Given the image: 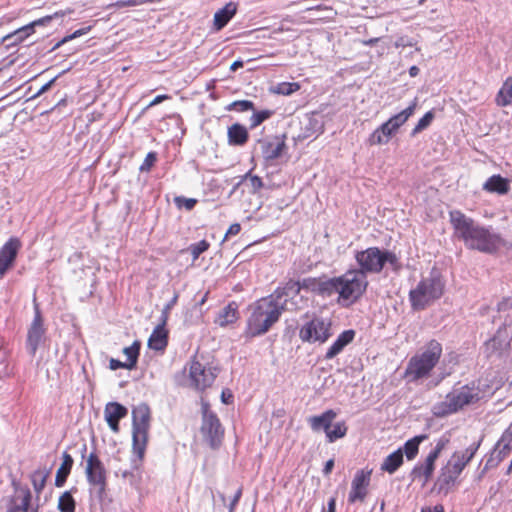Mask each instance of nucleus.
Wrapping results in <instances>:
<instances>
[{"label":"nucleus","instance_id":"nucleus-1","mask_svg":"<svg viewBox=\"0 0 512 512\" xmlns=\"http://www.w3.org/2000/svg\"><path fill=\"white\" fill-rule=\"evenodd\" d=\"M288 292L276 291L274 294L264 297L249 306L250 315L247 319L246 335L256 337L263 335L279 320L283 311L297 309L287 299L282 301V296Z\"/></svg>","mask_w":512,"mask_h":512},{"label":"nucleus","instance_id":"nucleus-2","mask_svg":"<svg viewBox=\"0 0 512 512\" xmlns=\"http://www.w3.org/2000/svg\"><path fill=\"white\" fill-rule=\"evenodd\" d=\"M449 216L455 237L462 240L467 248L492 253L500 246L501 238L498 234L481 226L461 211H450Z\"/></svg>","mask_w":512,"mask_h":512},{"label":"nucleus","instance_id":"nucleus-3","mask_svg":"<svg viewBox=\"0 0 512 512\" xmlns=\"http://www.w3.org/2000/svg\"><path fill=\"white\" fill-rule=\"evenodd\" d=\"M441 354V344L436 340H431L421 352L410 358L405 369V377L409 382L427 378L438 363Z\"/></svg>","mask_w":512,"mask_h":512},{"label":"nucleus","instance_id":"nucleus-4","mask_svg":"<svg viewBox=\"0 0 512 512\" xmlns=\"http://www.w3.org/2000/svg\"><path fill=\"white\" fill-rule=\"evenodd\" d=\"M481 390L474 383L454 388L446 395L443 402L433 408L436 416H446L455 413L466 405L474 404L481 399Z\"/></svg>","mask_w":512,"mask_h":512},{"label":"nucleus","instance_id":"nucleus-5","mask_svg":"<svg viewBox=\"0 0 512 512\" xmlns=\"http://www.w3.org/2000/svg\"><path fill=\"white\" fill-rule=\"evenodd\" d=\"M444 291V283L437 275L422 279L409 293L414 310H423L430 303L439 299Z\"/></svg>","mask_w":512,"mask_h":512},{"label":"nucleus","instance_id":"nucleus-6","mask_svg":"<svg viewBox=\"0 0 512 512\" xmlns=\"http://www.w3.org/2000/svg\"><path fill=\"white\" fill-rule=\"evenodd\" d=\"M150 408L145 403H140L132 410V440L133 451L139 459H142L148 442V431L150 428Z\"/></svg>","mask_w":512,"mask_h":512},{"label":"nucleus","instance_id":"nucleus-7","mask_svg":"<svg viewBox=\"0 0 512 512\" xmlns=\"http://www.w3.org/2000/svg\"><path fill=\"white\" fill-rule=\"evenodd\" d=\"M356 260L366 275V272L378 273L382 270L385 263H389L394 268L398 264L396 255L389 251H381L376 247L368 248L356 254Z\"/></svg>","mask_w":512,"mask_h":512},{"label":"nucleus","instance_id":"nucleus-8","mask_svg":"<svg viewBox=\"0 0 512 512\" xmlns=\"http://www.w3.org/2000/svg\"><path fill=\"white\" fill-rule=\"evenodd\" d=\"M366 275L363 271H348L344 275L337 277L336 286L340 297L345 300H356L366 290L367 287Z\"/></svg>","mask_w":512,"mask_h":512},{"label":"nucleus","instance_id":"nucleus-9","mask_svg":"<svg viewBox=\"0 0 512 512\" xmlns=\"http://www.w3.org/2000/svg\"><path fill=\"white\" fill-rule=\"evenodd\" d=\"M337 277L334 278H305L301 282L292 283L285 290H295L298 295L301 289L311 291L323 297H329L336 293Z\"/></svg>","mask_w":512,"mask_h":512},{"label":"nucleus","instance_id":"nucleus-10","mask_svg":"<svg viewBox=\"0 0 512 512\" xmlns=\"http://www.w3.org/2000/svg\"><path fill=\"white\" fill-rule=\"evenodd\" d=\"M85 474L88 483L101 497L106 489V469L94 452H91L86 459Z\"/></svg>","mask_w":512,"mask_h":512},{"label":"nucleus","instance_id":"nucleus-11","mask_svg":"<svg viewBox=\"0 0 512 512\" xmlns=\"http://www.w3.org/2000/svg\"><path fill=\"white\" fill-rule=\"evenodd\" d=\"M331 335V322L322 318L312 319L304 325L299 332L301 340L310 343H324Z\"/></svg>","mask_w":512,"mask_h":512},{"label":"nucleus","instance_id":"nucleus-12","mask_svg":"<svg viewBox=\"0 0 512 512\" xmlns=\"http://www.w3.org/2000/svg\"><path fill=\"white\" fill-rule=\"evenodd\" d=\"M217 376L216 368L206 366L199 361H192L189 369L190 386L203 391L210 387Z\"/></svg>","mask_w":512,"mask_h":512},{"label":"nucleus","instance_id":"nucleus-13","mask_svg":"<svg viewBox=\"0 0 512 512\" xmlns=\"http://www.w3.org/2000/svg\"><path fill=\"white\" fill-rule=\"evenodd\" d=\"M201 432L212 448L219 446L224 434L218 417L206 405L203 406Z\"/></svg>","mask_w":512,"mask_h":512},{"label":"nucleus","instance_id":"nucleus-14","mask_svg":"<svg viewBox=\"0 0 512 512\" xmlns=\"http://www.w3.org/2000/svg\"><path fill=\"white\" fill-rule=\"evenodd\" d=\"M371 471L359 470L352 481L351 491L348 500L351 503L363 502L367 495V487L370 483Z\"/></svg>","mask_w":512,"mask_h":512},{"label":"nucleus","instance_id":"nucleus-15","mask_svg":"<svg viewBox=\"0 0 512 512\" xmlns=\"http://www.w3.org/2000/svg\"><path fill=\"white\" fill-rule=\"evenodd\" d=\"M480 446L479 442H474L470 446H468L464 451H456L453 453L451 458L448 460L447 464L456 471V473L461 474L466 465L472 460L475 453L477 452Z\"/></svg>","mask_w":512,"mask_h":512},{"label":"nucleus","instance_id":"nucleus-16","mask_svg":"<svg viewBox=\"0 0 512 512\" xmlns=\"http://www.w3.org/2000/svg\"><path fill=\"white\" fill-rule=\"evenodd\" d=\"M44 334L42 326V318L38 309H36L35 317L28 330L27 335V350L30 355L34 356Z\"/></svg>","mask_w":512,"mask_h":512},{"label":"nucleus","instance_id":"nucleus-17","mask_svg":"<svg viewBox=\"0 0 512 512\" xmlns=\"http://www.w3.org/2000/svg\"><path fill=\"white\" fill-rule=\"evenodd\" d=\"M21 244L17 238H11L0 250V277H2L13 264Z\"/></svg>","mask_w":512,"mask_h":512},{"label":"nucleus","instance_id":"nucleus-18","mask_svg":"<svg viewBox=\"0 0 512 512\" xmlns=\"http://www.w3.org/2000/svg\"><path fill=\"white\" fill-rule=\"evenodd\" d=\"M437 459L438 456L429 452L424 463L416 465L411 471L412 479H419L422 481L423 485L427 484L433 475L435 469V462Z\"/></svg>","mask_w":512,"mask_h":512},{"label":"nucleus","instance_id":"nucleus-19","mask_svg":"<svg viewBox=\"0 0 512 512\" xmlns=\"http://www.w3.org/2000/svg\"><path fill=\"white\" fill-rule=\"evenodd\" d=\"M127 415V409L117 402H110L104 410L105 420L110 429L117 433L119 431V421Z\"/></svg>","mask_w":512,"mask_h":512},{"label":"nucleus","instance_id":"nucleus-20","mask_svg":"<svg viewBox=\"0 0 512 512\" xmlns=\"http://www.w3.org/2000/svg\"><path fill=\"white\" fill-rule=\"evenodd\" d=\"M337 414L334 410H326L321 415H315L308 418V423L314 432L324 431L327 435L333 420Z\"/></svg>","mask_w":512,"mask_h":512},{"label":"nucleus","instance_id":"nucleus-21","mask_svg":"<svg viewBox=\"0 0 512 512\" xmlns=\"http://www.w3.org/2000/svg\"><path fill=\"white\" fill-rule=\"evenodd\" d=\"M460 474L456 473L449 464H446L441 468L440 474L437 478L436 485L439 488L440 492H444L447 494L451 488L454 486L457 478Z\"/></svg>","mask_w":512,"mask_h":512},{"label":"nucleus","instance_id":"nucleus-22","mask_svg":"<svg viewBox=\"0 0 512 512\" xmlns=\"http://www.w3.org/2000/svg\"><path fill=\"white\" fill-rule=\"evenodd\" d=\"M262 155L266 160H274L281 156L286 148L284 140L274 138L272 140L261 141Z\"/></svg>","mask_w":512,"mask_h":512},{"label":"nucleus","instance_id":"nucleus-23","mask_svg":"<svg viewBox=\"0 0 512 512\" xmlns=\"http://www.w3.org/2000/svg\"><path fill=\"white\" fill-rule=\"evenodd\" d=\"M354 337V330L343 331L327 350L325 359H333L335 356L341 353L342 350L353 341Z\"/></svg>","mask_w":512,"mask_h":512},{"label":"nucleus","instance_id":"nucleus-24","mask_svg":"<svg viewBox=\"0 0 512 512\" xmlns=\"http://www.w3.org/2000/svg\"><path fill=\"white\" fill-rule=\"evenodd\" d=\"M396 133L397 130L386 121L369 136L368 143L370 145L387 144Z\"/></svg>","mask_w":512,"mask_h":512},{"label":"nucleus","instance_id":"nucleus-25","mask_svg":"<svg viewBox=\"0 0 512 512\" xmlns=\"http://www.w3.org/2000/svg\"><path fill=\"white\" fill-rule=\"evenodd\" d=\"M237 12V4L235 2L227 3L223 8L219 9L214 14V27L216 30H221L224 28L230 19Z\"/></svg>","mask_w":512,"mask_h":512},{"label":"nucleus","instance_id":"nucleus-26","mask_svg":"<svg viewBox=\"0 0 512 512\" xmlns=\"http://www.w3.org/2000/svg\"><path fill=\"white\" fill-rule=\"evenodd\" d=\"M163 320L153 330L151 336L148 339L149 348L159 351L163 350L167 346V332L164 328Z\"/></svg>","mask_w":512,"mask_h":512},{"label":"nucleus","instance_id":"nucleus-27","mask_svg":"<svg viewBox=\"0 0 512 512\" xmlns=\"http://www.w3.org/2000/svg\"><path fill=\"white\" fill-rule=\"evenodd\" d=\"M505 331L498 330L497 334L485 343L486 352L488 355H500L507 347L508 341Z\"/></svg>","mask_w":512,"mask_h":512},{"label":"nucleus","instance_id":"nucleus-28","mask_svg":"<svg viewBox=\"0 0 512 512\" xmlns=\"http://www.w3.org/2000/svg\"><path fill=\"white\" fill-rule=\"evenodd\" d=\"M73 464H74V460H73L72 456L67 452H63L62 463L56 472V477H55V486L56 487H62L65 484V482L71 472Z\"/></svg>","mask_w":512,"mask_h":512},{"label":"nucleus","instance_id":"nucleus-29","mask_svg":"<svg viewBox=\"0 0 512 512\" xmlns=\"http://www.w3.org/2000/svg\"><path fill=\"white\" fill-rule=\"evenodd\" d=\"M227 136L230 145L242 146L248 140V131L243 125L235 123L228 128Z\"/></svg>","mask_w":512,"mask_h":512},{"label":"nucleus","instance_id":"nucleus-30","mask_svg":"<svg viewBox=\"0 0 512 512\" xmlns=\"http://www.w3.org/2000/svg\"><path fill=\"white\" fill-rule=\"evenodd\" d=\"M483 189L501 195L506 194L509 191V181L500 175H493L484 183Z\"/></svg>","mask_w":512,"mask_h":512},{"label":"nucleus","instance_id":"nucleus-31","mask_svg":"<svg viewBox=\"0 0 512 512\" xmlns=\"http://www.w3.org/2000/svg\"><path fill=\"white\" fill-rule=\"evenodd\" d=\"M237 305L230 303L225 306L215 319V323L221 327L227 326L237 320Z\"/></svg>","mask_w":512,"mask_h":512},{"label":"nucleus","instance_id":"nucleus-32","mask_svg":"<svg viewBox=\"0 0 512 512\" xmlns=\"http://www.w3.org/2000/svg\"><path fill=\"white\" fill-rule=\"evenodd\" d=\"M403 463V450L398 449L388 455L381 464V470L393 474Z\"/></svg>","mask_w":512,"mask_h":512},{"label":"nucleus","instance_id":"nucleus-33","mask_svg":"<svg viewBox=\"0 0 512 512\" xmlns=\"http://www.w3.org/2000/svg\"><path fill=\"white\" fill-rule=\"evenodd\" d=\"M416 108V103H412L409 107L401 111L400 113L392 116L390 119H388V123L391 125L392 128H395L397 131L398 129L409 119V117L413 114L414 110Z\"/></svg>","mask_w":512,"mask_h":512},{"label":"nucleus","instance_id":"nucleus-34","mask_svg":"<svg viewBox=\"0 0 512 512\" xmlns=\"http://www.w3.org/2000/svg\"><path fill=\"white\" fill-rule=\"evenodd\" d=\"M425 439H427V435H418L413 437L412 439H409L404 444V453L408 460H413L417 456L419 445Z\"/></svg>","mask_w":512,"mask_h":512},{"label":"nucleus","instance_id":"nucleus-35","mask_svg":"<svg viewBox=\"0 0 512 512\" xmlns=\"http://www.w3.org/2000/svg\"><path fill=\"white\" fill-rule=\"evenodd\" d=\"M63 15H64L63 12H56L53 15H48V16H45V17L40 18L38 20H35L32 23H30V24H28V25H26V26H24L22 28H19L14 33L5 36V39L10 38V37L15 36V35H20V34H22L24 32H27V31H32L35 26L47 24L53 18H57V17L63 16Z\"/></svg>","mask_w":512,"mask_h":512},{"label":"nucleus","instance_id":"nucleus-36","mask_svg":"<svg viewBox=\"0 0 512 512\" xmlns=\"http://www.w3.org/2000/svg\"><path fill=\"white\" fill-rule=\"evenodd\" d=\"M496 101L500 106H507L512 103V77L504 82L498 92Z\"/></svg>","mask_w":512,"mask_h":512},{"label":"nucleus","instance_id":"nucleus-37","mask_svg":"<svg viewBox=\"0 0 512 512\" xmlns=\"http://www.w3.org/2000/svg\"><path fill=\"white\" fill-rule=\"evenodd\" d=\"M49 474H50L49 470H41V469H38L32 473L31 482H32L35 492L38 495L43 491Z\"/></svg>","mask_w":512,"mask_h":512},{"label":"nucleus","instance_id":"nucleus-38","mask_svg":"<svg viewBox=\"0 0 512 512\" xmlns=\"http://www.w3.org/2000/svg\"><path fill=\"white\" fill-rule=\"evenodd\" d=\"M348 427L344 421L337 422L334 425H331L326 437L328 442L332 443L336 440L343 438L347 433Z\"/></svg>","mask_w":512,"mask_h":512},{"label":"nucleus","instance_id":"nucleus-39","mask_svg":"<svg viewBox=\"0 0 512 512\" xmlns=\"http://www.w3.org/2000/svg\"><path fill=\"white\" fill-rule=\"evenodd\" d=\"M58 509L60 512H75L76 503L69 491H65L58 501Z\"/></svg>","mask_w":512,"mask_h":512},{"label":"nucleus","instance_id":"nucleus-40","mask_svg":"<svg viewBox=\"0 0 512 512\" xmlns=\"http://www.w3.org/2000/svg\"><path fill=\"white\" fill-rule=\"evenodd\" d=\"M511 450L504 449V445H496L491 457L487 460L485 470L497 466Z\"/></svg>","mask_w":512,"mask_h":512},{"label":"nucleus","instance_id":"nucleus-41","mask_svg":"<svg viewBox=\"0 0 512 512\" xmlns=\"http://www.w3.org/2000/svg\"><path fill=\"white\" fill-rule=\"evenodd\" d=\"M140 351V342L135 341L131 346L125 347L123 353L126 355L129 369H133L136 366Z\"/></svg>","mask_w":512,"mask_h":512},{"label":"nucleus","instance_id":"nucleus-42","mask_svg":"<svg viewBox=\"0 0 512 512\" xmlns=\"http://www.w3.org/2000/svg\"><path fill=\"white\" fill-rule=\"evenodd\" d=\"M20 502L15 505V511L27 512L31 501V492L28 488H21L18 490Z\"/></svg>","mask_w":512,"mask_h":512},{"label":"nucleus","instance_id":"nucleus-43","mask_svg":"<svg viewBox=\"0 0 512 512\" xmlns=\"http://www.w3.org/2000/svg\"><path fill=\"white\" fill-rule=\"evenodd\" d=\"M300 89V85L296 82L278 83L272 91L280 95H290Z\"/></svg>","mask_w":512,"mask_h":512},{"label":"nucleus","instance_id":"nucleus-44","mask_svg":"<svg viewBox=\"0 0 512 512\" xmlns=\"http://www.w3.org/2000/svg\"><path fill=\"white\" fill-rule=\"evenodd\" d=\"M273 112L271 110H262L259 112H255L250 118V127L255 128L260 125L262 122L267 120L272 116Z\"/></svg>","mask_w":512,"mask_h":512},{"label":"nucleus","instance_id":"nucleus-45","mask_svg":"<svg viewBox=\"0 0 512 512\" xmlns=\"http://www.w3.org/2000/svg\"><path fill=\"white\" fill-rule=\"evenodd\" d=\"M434 118L433 112L429 111L427 112L416 124L412 131V135H416L417 133L421 132L422 130L426 129L432 122Z\"/></svg>","mask_w":512,"mask_h":512},{"label":"nucleus","instance_id":"nucleus-46","mask_svg":"<svg viewBox=\"0 0 512 512\" xmlns=\"http://www.w3.org/2000/svg\"><path fill=\"white\" fill-rule=\"evenodd\" d=\"M209 248V243L206 240H202L198 243L192 244L189 247L193 260H196L203 252Z\"/></svg>","mask_w":512,"mask_h":512},{"label":"nucleus","instance_id":"nucleus-47","mask_svg":"<svg viewBox=\"0 0 512 512\" xmlns=\"http://www.w3.org/2000/svg\"><path fill=\"white\" fill-rule=\"evenodd\" d=\"M91 27L88 26V27H85V28H81V29H78L76 30L75 32H73L72 34L64 37L61 41L57 42L54 47L52 48V50H56L58 49L62 44L72 40V39H75L77 37H80L86 33H88L90 31Z\"/></svg>","mask_w":512,"mask_h":512},{"label":"nucleus","instance_id":"nucleus-48","mask_svg":"<svg viewBox=\"0 0 512 512\" xmlns=\"http://www.w3.org/2000/svg\"><path fill=\"white\" fill-rule=\"evenodd\" d=\"M228 109L229 110L234 109L239 112H244V111H248V110H253L254 104L252 101H249V100H238V101H234L233 103H231L230 106L228 107Z\"/></svg>","mask_w":512,"mask_h":512},{"label":"nucleus","instance_id":"nucleus-49","mask_svg":"<svg viewBox=\"0 0 512 512\" xmlns=\"http://www.w3.org/2000/svg\"><path fill=\"white\" fill-rule=\"evenodd\" d=\"M504 445V449L512 450V423L505 430L502 437L498 441V446Z\"/></svg>","mask_w":512,"mask_h":512},{"label":"nucleus","instance_id":"nucleus-50","mask_svg":"<svg viewBox=\"0 0 512 512\" xmlns=\"http://www.w3.org/2000/svg\"><path fill=\"white\" fill-rule=\"evenodd\" d=\"M174 201L178 208L184 207L186 210H192L197 203L196 199L183 196L175 197Z\"/></svg>","mask_w":512,"mask_h":512},{"label":"nucleus","instance_id":"nucleus-51","mask_svg":"<svg viewBox=\"0 0 512 512\" xmlns=\"http://www.w3.org/2000/svg\"><path fill=\"white\" fill-rule=\"evenodd\" d=\"M156 159V154L154 152H149L140 166V171H149L156 162Z\"/></svg>","mask_w":512,"mask_h":512},{"label":"nucleus","instance_id":"nucleus-52","mask_svg":"<svg viewBox=\"0 0 512 512\" xmlns=\"http://www.w3.org/2000/svg\"><path fill=\"white\" fill-rule=\"evenodd\" d=\"M177 299H178V295L177 294H174V296L172 297V299L164 306L163 310H162V320H163V324H166L167 322V319H168V315H169V312L170 310L172 309V307L176 304L177 302Z\"/></svg>","mask_w":512,"mask_h":512},{"label":"nucleus","instance_id":"nucleus-53","mask_svg":"<svg viewBox=\"0 0 512 512\" xmlns=\"http://www.w3.org/2000/svg\"><path fill=\"white\" fill-rule=\"evenodd\" d=\"M246 177L248 178L250 186L254 193L257 192L263 186V182L260 177L252 176L250 174H248Z\"/></svg>","mask_w":512,"mask_h":512},{"label":"nucleus","instance_id":"nucleus-54","mask_svg":"<svg viewBox=\"0 0 512 512\" xmlns=\"http://www.w3.org/2000/svg\"><path fill=\"white\" fill-rule=\"evenodd\" d=\"M447 443H448V439H440L437 442L436 446L430 452L439 457L440 453L445 448Z\"/></svg>","mask_w":512,"mask_h":512},{"label":"nucleus","instance_id":"nucleus-55","mask_svg":"<svg viewBox=\"0 0 512 512\" xmlns=\"http://www.w3.org/2000/svg\"><path fill=\"white\" fill-rule=\"evenodd\" d=\"M109 368L111 370H117L119 368H126L129 369V366L127 363L121 362L117 359L111 358L109 361Z\"/></svg>","mask_w":512,"mask_h":512},{"label":"nucleus","instance_id":"nucleus-56","mask_svg":"<svg viewBox=\"0 0 512 512\" xmlns=\"http://www.w3.org/2000/svg\"><path fill=\"white\" fill-rule=\"evenodd\" d=\"M512 307V297L504 298L501 302L498 303L499 311H506Z\"/></svg>","mask_w":512,"mask_h":512},{"label":"nucleus","instance_id":"nucleus-57","mask_svg":"<svg viewBox=\"0 0 512 512\" xmlns=\"http://www.w3.org/2000/svg\"><path fill=\"white\" fill-rule=\"evenodd\" d=\"M138 4H141L138 0H121L116 2L117 7H130V6H136Z\"/></svg>","mask_w":512,"mask_h":512},{"label":"nucleus","instance_id":"nucleus-58","mask_svg":"<svg viewBox=\"0 0 512 512\" xmlns=\"http://www.w3.org/2000/svg\"><path fill=\"white\" fill-rule=\"evenodd\" d=\"M55 80H56V77L53 78L52 80H50L49 82H47L46 84H44L39 89V91L32 96V98H36V97L40 96L41 94L45 93L46 91H48L51 88L52 84L55 82Z\"/></svg>","mask_w":512,"mask_h":512},{"label":"nucleus","instance_id":"nucleus-59","mask_svg":"<svg viewBox=\"0 0 512 512\" xmlns=\"http://www.w3.org/2000/svg\"><path fill=\"white\" fill-rule=\"evenodd\" d=\"M241 495H242V490L238 489L237 492L235 493L231 503H230L229 512H233V510H234L235 506L237 505Z\"/></svg>","mask_w":512,"mask_h":512},{"label":"nucleus","instance_id":"nucleus-60","mask_svg":"<svg viewBox=\"0 0 512 512\" xmlns=\"http://www.w3.org/2000/svg\"><path fill=\"white\" fill-rule=\"evenodd\" d=\"M241 230V226L238 223L232 224L226 232V237L229 235H237Z\"/></svg>","mask_w":512,"mask_h":512},{"label":"nucleus","instance_id":"nucleus-61","mask_svg":"<svg viewBox=\"0 0 512 512\" xmlns=\"http://www.w3.org/2000/svg\"><path fill=\"white\" fill-rule=\"evenodd\" d=\"M233 395L229 390H223L221 393V400L225 404H229L232 401Z\"/></svg>","mask_w":512,"mask_h":512},{"label":"nucleus","instance_id":"nucleus-62","mask_svg":"<svg viewBox=\"0 0 512 512\" xmlns=\"http://www.w3.org/2000/svg\"><path fill=\"white\" fill-rule=\"evenodd\" d=\"M167 99H170V96L169 95H158L156 96L151 102L150 104L148 105V107H152V106H155L159 103H161L162 101L164 100H167Z\"/></svg>","mask_w":512,"mask_h":512},{"label":"nucleus","instance_id":"nucleus-63","mask_svg":"<svg viewBox=\"0 0 512 512\" xmlns=\"http://www.w3.org/2000/svg\"><path fill=\"white\" fill-rule=\"evenodd\" d=\"M412 42L408 41L407 39H405L404 37H400L396 42H395V47H405V46H412Z\"/></svg>","mask_w":512,"mask_h":512},{"label":"nucleus","instance_id":"nucleus-64","mask_svg":"<svg viewBox=\"0 0 512 512\" xmlns=\"http://www.w3.org/2000/svg\"><path fill=\"white\" fill-rule=\"evenodd\" d=\"M334 467V460L333 459H330L328 460L326 463H325V466L323 468V473L325 475H328L331 473L332 469Z\"/></svg>","mask_w":512,"mask_h":512}]
</instances>
